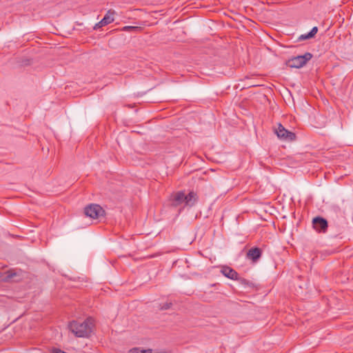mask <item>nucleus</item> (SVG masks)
<instances>
[{
    "mask_svg": "<svg viewBox=\"0 0 353 353\" xmlns=\"http://www.w3.org/2000/svg\"><path fill=\"white\" fill-rule=\"evenodd\" d=\"M199 200V196L194 190L185 194L184 191H178L170 195V201L172 207H178L183 204V208H192Z\"/></svg>",
    "mask_w": 353,
    "mask_h": 353,
    "instance_id": "1",
    "label": "nucleus"
},
{
    "mask_svg": "<svg viewBox=\"0 0 353 353\" xmlns=\"http://www.w3.org/2000/svg\"><path fill=\"white\" fill-rule=\"evenodd\" d=\"M70 330L77 337H89L94 327V319L87 318L84 321H72L70 323Z\"/></svg>",
    "mask_w": 353,
    "mask_h": 353,
    "instance_id": "2",
    "label": "nucleus"
},
{
    "mask_svg": "<svg viewBox=\"0 0 353 353\" xmlns=\"http://www.w3.org/2000/svg\"><path fill=\"white\" fill-rule=\"evenodd\" d=\"M313 57L310 52H305L303 55L292 57L286 61V65L292 68H301Z\"/></svg>",
    "mask_w": 353,
    "mask_h": 353,
    "instance_id": "3",
    "label": "nucleus"
},
{
    "mask_svg": "<svg viewBox=\"0 0 353 353\" xmlns=\"http://www.w3.org/2000/svg\"><path fill=\"white\" fill-rule=\"evenodd\" d=\"M84 213L92 219H98L105 215V210L98 204H90L84 208Z\"/></svg>",
    "mask_w": 353,
    "mask_h": 353,
    "instance_id": "4",
    "label": "nucleus"
},
{
    "mask_svg": "<svg viewBox=\"0 0 353 353\" xmlns=\"http://www.w3.org/2000/svg\"><path fill=\"white\" fill-rule=\"evenodd\" d=\"M21 270L10 269L5 272H0V281L3 282L19 281L21 279Z\"/></svg>",
    "mask_w": 353,
    "mask_h": 353,
    "instance_id": "5",
    "label": "nucleus"
},
{
    "mask_svg": "<svg viewBox=\"0 0 353 353\" xmlns=\"http://www.w3.org/2000/svg\"><path fill=\"white\" fill-rule=\"evenodd\" d=\"M312 225L314 229L319 233H325L328 228L327 221L321 216L314 217L312 219Z\"/></svg>",
    "mask_w": 353,
    "mask_h": 353,
    "instance_id": "6",
    "label": "nucleus"
},
{
    "mask_svg": "<svg viewBox=\"0 0 353 353\" xmlns=\"http://www.w3.org/2000/svg\"><path fill=\"white\" fill-rule=\"evenodd\" d=\"M262 255V250L259 248H252L247 252L246 256L254 263L256 262Z\"/></svg>",
    "mask_w": 353,
    "mask_h": 353,
    "instance_id": "7",
    "label": "nucleus"
},
{
    "mask_svg": "<svg viewBox=\"0 0 353 353\" xmlns=\"http://www.w3.org/2000/svg\"><path fill=\"white\" fill-rule=\"evenodd\" d=\"M221 272L227 278L232 280H236L239 279V274L234 269L228 266H223L221 270Z\"/></svg>",
    "mask_w": 353,
    "mask_h": 353,
    "instance_id": "8",
    "label": "nucleus"
},
{
    "mask_svg": "<svg viewBox=\"0 0 353 353\" xmlns=\"http://www.w3.org/2000/svg\"><path fill=\"white\" fill-rule=\"evenodd\" d=\"M116 12L114 10H109L104 17L101 20V24H104L107 26L114 21V16L115 15Z\"/></svg>",
    "mask_w": 353,
    "mask_h": 353,
    "instance_id": "9",
    "label": "nucleus"
},
{
    "mask_svg": "<svg viewBox=\"0 0 353 353\" xmlns=\"http://www.w3.org/2000/svg\"><path fill=\"white\" fill-rule=\"evenodd\" d=\"M317 32H318V28L316 26H315V27L312 28V29L310 30V32H308L307 34H301V36H299V37L298 38V40L299 41H304L306 39H312V38L314 37V36L316 35Z\"/></svg>",
    "mask_w": 353,
    "mask_h": 353,
    "instance_id": "10",
    "label": "nucleus"
},
{
    "mask_svg": "<svg viewBox=\"0 0 353 353\" xmlns=\"http://www.w3.org/2000/svg\"><path fill=\"white\" fill-rule=\"evenodd\" d=\"M277 138L283 141L291 142L296 139V134H276Z\"/></svg>",
    "mask_w": 353,
    "mask_h": 353,
    "instance_id": "11",
    "label": "nucleus"
},
{
    "mask_svg": "<svg viewBox=\"0 0 353 353\" xmlns=\"http://www.w3.org/2000/svg\"><path fill=\"white\" fill-rule=\"evenodd\" d=\"M129 353H167L165 351H153L152 349L143 350L134 347L130 350Z\"/></svg>",
    "mask_w": 353,
    "mask_h": 353,
    "instance_id": "12",
    "label": "nucleus"
},
{
    "mask_svg": "<svg viewBox=\"0 0 353 353\" xmlns=\"http://www.w3.org/2000/svg\"><path fill=\"white\" fill-rule=\"evenodd\" d=\"M121 30L125 31V32H139L142 30L141 26H127L122 28Z\"/></svg>",
    "mask_w": 353,
    "mask_h": 353,
    "instance_id": "13",
    "label": "nucleus"
},
{
    "mask_svg": "<svg viewBox=\"0 0 353 353\" xmlns=\"http://www.w3.org/2000/svg\"><path fill=\"white\" fill-rule=\"evenodd\" d=\"M274 132H292L291 131L285 129L283 125L280 123H277L274 127H273Z\"/></svg>",
    "mask_w": 353,
    "mask_h": 353,
    "instance_id": "14",
    "label": "nucleus"
},
{
    "mask_svg": "<svg viewBox=\"0 0 353 353\" xmlns=\"http://www.w3.org/2000/svg\"><path fill=\"white\" fill-rule=\"evenodd\" d=\"M171 305H172V303H165L161 305L160 309L161 310H165L170 308Z\"/></svg>",
    "mask_w": 353,
    "mask_h": 353,
    "instance_id": "15",
    "label": "nucleus"
},
{
    "mask_svg": "<svg viewBox=\"0 0 353 353\" xmlns=\"http://www.w3.org/2000/svg\"><path fill=\"white\" fill-rule=\"evenodd\" d=\"M239 279H236V281H239L241 284H243V285H249L250 284V282L248 280H246L245 279L240 277L239 276Z\"/></svg>",
    "mask_w": 353,
    "mask_h": 353,
    "instance_id": "16",
    "label": "nucleus"
},
{
    "mask_svg": "<svg viewBox=\"0 0 353 353\" xmlns=\"http://www.w3.org/2000/svg\"><path fill=\"white\" fill-rule=\"evenodd\" d=\"M105 26L104 24H101V21H99L97 23L95 24L94 27V30H97V29H99L102 27Z\"/></svg>",
    "mask_w": 353,
    "mask_h": 353,
    "instance_id": "17",
    "label": "nucleus"
},
{
    "mask_svg": "<svg viewBox=\"0 0 353 353\" xmlns=\"http://www.w3.org/2000/svg\"><path fill=\"white\" fill-rule=\"evenodd\" d=\"M140 25L144 26L145 24V21H142L139 23Z\"/></svg>",
    "mask_w": 353,
    "mask_h": 353,
    "instance_id": "18",
    "label": "nucleus"
},
{
    "mask_svg": "<svg viewBox=\"0 0 353 353\" xmlns=\"http://www.w3.org/2000/svg\"><path fill=\"white\" fill-rule=\"evenodd\" d=\"M131 132L135 133V132H139L136 131V130H132Z\"/></svg>",
    "mask_w": 353,
    "mask_h": 353,
    "instance_id": "19",
    "label": "nucleus"
}]
</instances>
